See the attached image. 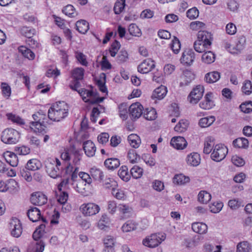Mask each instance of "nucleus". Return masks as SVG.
<instances>
[{
  "label": "nucleus",
  "mask_w": 252,
  "mask_h": 252,
  "mask_svg": "<svg viewBox=\"0 0 252 252\" xmlns=\"http://www.w3.org/2000/svg\"><path fill=\"white\" fill-rule=\"evenodd\" d=\"M68 108V105L64 101L57 102L49 109L48 118L53 121L59 122L67 116Z\"/></svg>",
  "instance_id": "nucleus-1"
},
{
  "label": "nucleus",
  "mask_w": 252,
  "mask_h": 252,
  "mask_svg": "<svg viewBox=\"0 0 252 252\" xmlns=\"http://www.w3.org/2000/svg\"><path fill=\"white\" fill-rule=\"evenodd\" d=\"M32 117L34 121L30 122V127L35 132H45L48 123L45 113L40 110L33 114Z\"/></svg>",
  "instance_id": "nucleus-2"
},
{
  "label": "nucleus",
  "mask_w": 252,
  "mask_h": 252,
  "mask_svg": "<svg viewBox=\"0 0 252 252\" xmlns=\"http://www.w3.org/2000/svg\"><path fill=\"white\" fill-rule=\"evenodd\" d=\"M20 137L19 132L13 128L4 129L1 136V141L7 144H14L18 142Z\"/></svg>",
  "instance_id": "nucleus-3"
},
{
  "label": "nucleus",
  "mask_w": 252,
  "mask_h": 252,
  "mask_svg": "<svg viewBox=\"0 0 252 252\" xmlns=\"http://www.w3.org/2000/svg\"><path fill=\"white\" fill-rule=\"evenodd\" d=\"M165 239L164 233H155L143 241L144 245L150 248H155Z\"/></svg>",
  "instance_id": "nucleus-4"
},
{
  "label": "nucleus",
  "mask_w": 252,
  "mask_h": 252,
  "mask_svg": "<svg viewBox=\"0 0 252 252\" xmlns=\"http://www.w3.org/2000/svg\"><path fill=\"white\" fill-rule=\"evenodd\" d=\"M46 171L53 178H57L62 176L63 167L58 168L53 160H47L45 162Z\"/></svg>",
  "instance_id": "nucleus-5"
},
{
  "label": "nucleus",
  "mask_w": 252,
  "mask_h": 252,
  "mask_svg": "<svg viewBox=\"0 0 252 252\" xmlns=\"http://www.w3.org/2000/svg\"><path fill=\"white\" fill-rule=\"evenodd\" d=\"M228 153V149L222 144L216 145L211 154V158L213 160L219 162L223 159Z\"/></svg>",
  "instance_id": "nucleus-6"
},
{
  "label": "nucleus",
  "mask_w": 252,
  "mask_h": 252,
  "mask_svg": "<svg viewBox=\"0 0 252 252\" xmlns=\"http://www.w3.org/2000/svg\"><path fill=\"white\" fill-rule=\"evenodd\" d=\"M204 93V87L198 85L194 87L188 96V100L192 104L197 103L202 98Z\"/></svg>",
  "instance_id": "nucleus-7"
},
{
  "label": "nucleus",
  "mask_w": 252,
  "mask_h": 252,
  "mask_svg": "<svg viewBox=\"0 0 252 252\" xmlns=\"http://www.w3.org/2000/svg\"><path fill=\"white\" fill-rule=\"evenodd\" d=\"M80 211L84 216H93L99 212L100 208L99 206L93 203H89L82 204L80 208Z\"/></svg>",
  "instance_id": "nucleus-8"
},
{
  "label": "nucleus",
  "mask_w": 252,
  "mask_h": 252,
  "mask_svg": "<svg viewBox=\"0 0 252 252\" xmlns=\"http://www.w3.org/2000/svg\"><path fill=\"white\" fill-rule=\"evenodd\" d=\"M9 228L12 236L18 238L22 233V226L20 220L17 218L13 219L9 223Z\"/></svg>",
  "instance_id": "nucleus-9"
},
{
  "label": "nucleus",
  "mask_w": 252,
  "mask_h": 252,
  "mask_svg": "<svg viewBox=\"0 0 252 252\" xmlns=\"http://www.w3.org/2000/svg\"><path fill=\"white\" fill-rule=\"evenodd\" d=\"M27 214L29 219L33 222H35L41 219L42 222L48 223L46 219L41 216L40 210L36 207H31Z\"/></svg>",
  "instance_id": "nucleus-10"
},
{
  "label": "nucleus",
  "mask_w": 252,
  "mask_h": 252,
  "mask_svg": "<svg viewBox=\"0 0 252 252\" xmlns=\"http://www.w3.org/2000/svg\"><path fill=\"white\" fill-rule=\"evenodd\" d=\"M194 73L191 70H185L180 78V86L183 87L188 86L194 79Z\"/></svg>",
  "instance_id": "nucleus-11"
},
{
  "label": "nucleus",
  "mask_w": 252,
  "mask_h": 252,
  "mask_svg": "<svg viewBox=\"0 0 252 252\" xmlns=\"http://www.w3.org/2000/svg\"><path fill=\"white\" fill-rule=\"evenodd\" d=\"M47 201V197L41 192H34L31 197V202L34 205L41 206L45 204Z\"/></svg>",
  "instance_id": "nucleus-12"
},
{
  "label": "nucleus",
  "mask_w": 252,
  "mask_h": 252,
  "mask_svg": "<svg viewBox=\"0 0 252 252\" xmlns=\"http://www.w3.org/2000/svg\"><path fill=\"white\" fill-rule=\"evenodd\" d=\"M155 67L154 62L150 59H147L138 66L137 69L139 72L144 74L149 72Z\"/></svg>",
  "instance_id": "nucleus-13"
},
{
  "label": "nucleus",
  "mask_w": 252,
  "mask_h": 252,
  "mask_svg": "<svg viewBox=\"0 0 252 252\" xmlns=\"http://www.w3.org/2000/svg\"><path fill=\"white\" fill-rule=\"evenodd\" d=\"M194 52L191 49H188L183 53L180 61L181 63L183 64L190 65L194 62Z\"/></svg>",
  "instance_id": "nucleus-14"
},
{
  "label": "nucleus",
  "mask_w": 252,
  "mask_h": 252,
  "mask_svg": "<svg viewBox=\"0 0 252 252\" xmlns=\"http://www.w3.org/2000/svg\"><path fill=\"white\" fill-rule=\"evenodd\" d=\"M142 111L143 106L138 102L132 104L128 109L130 116L134 119L139 118L143 113Z\"/></svg>",
  "instance_id": "nucleus-15"
},
{
  "label": "nucleus",
  "mask_w": 252,
  "mask_h": 252,
  "mask_svg": "<svg viewBox=\"0 0 252 252\" xmlns=\"http://www.w3.org/2000/svg\"><path fill=\"white\" fill-rule=\"evenodd\" d=\"M83 150L85 154L89 157L94 156L96 151V147L94 144L91 140H87L83 143Z\"/></svg>",
  "instance_id": "nucleus-16"
},
{
  "label": "nucleus",
  "mask_w": 252,
  "mask_h": 252,
  "mask_svg": "<svg viewBox=\"0 0 252 252\" xmlns=\"http://www.w3.org/2000/svg\"><path fill=\"white\" fill-rule=\"evenodd\" d=\"M78 94L82 96L83 100L86 102L90 103L93 99L88 97H94L97 95V93L94 92L92 90H88L86 89H81L78 91Z\"/></svg>",
  "instance_id": "nucleus-17"
},
{
  "label": "nucleus",
  "mask_w": 252,
  "mask_h": 252,
  "mask_svg": "<svg viewBox=\"0 0 252 252\" xmlns=\"http://www.w3.org/2000/svg\"><path fill=\"white\" fill-rule=\"evenodd\" d=\"M3 157L6 161L11 166L15 167L18 165V157L14 153L7 151L4 153Z\"/></svg>",
  "instance_id": "nucleus-18"
},
{
  "label": "nucleus",
  "mask_w": 252,
  "mask_h": 252,
  "mask_svg": "<svg viewBox=\"0 0 252 252\" xmlns=\"http://www.w3.org/2000/svg\"><path fill=\"white\" fill-rule=\"evenodd\" d=\"M198 41L203 42L204 43H208L211 47L212 44V36L211 33L207 31H199L197 35Z\"/></svg>",
  "instance_id": "nucleus-19"
},
{
  "label": "nucleus",
  "mask_w": 252,
  "mask_h": 252,
  "mask_svg": "<svg viewBox=\"0 0 252 252\" xmlns=\"http://www.w3.org/2000/svg\"><path fill=\"white\" fill-rule=\"evenodd\" d=\"M167 92L166 88L164 86L161 85L154 90L151 97L153 99H158L160 100L165 96Z\"/></svg>",
  "instance_id": "nucleus-20"
},
{
  "label": "nucleus",
  "mask_w": 252,
  "mask_h": 252,
  "mask_svg": "<svg viewBox=\"0 0 252 252\" xmlns=\"http://www.w3.org/2000/svg\"><path fill=\"white\" fill-rule=\"evenodd\" d=\"M200 155L197 153H192L187 158L188 164L192 166L198 165L200 163Z\"/></svg>",
  "instance_id": "nucleus-21"
},
{
  "label": "nucleus",
  "mask_w": 252,
  "mask_h": 252,
  "mask_svg": "<svg viewBox=\"0 0 252 252\" xmlns=\"http://www.w3.org/2000/svg\"><path fill=\"white\" fill-rule=\"evenodd\" d=\"M211 94L208 93L206 94L204 100L199 103V106L201 108L205 110L211 109L214 106V102L211 99Z\"/></svg>",
  "instance_id": "nucleus-22"
},
{
  "label": "nucleus",
  "mask_w": 252,
  "mask_h": 252,
  "mask_svg": "<svg viewBox=\"0 0 252 252\" xmlns=\"http://www.w3.org/2000/svg\"><path fill=\"white\" fill-rule=\"evenodd\" d=\"M187 145L188 143L184 137L174 136V148L181 150L186 148Z\"/></svg>",
  "instance_id": "nucleus-23"
},
{
  "label": "nucleus",
  "mask_w": 252,
  "mask_h": 252,
  "mask_svg": "<svg viewBox=\"0 0 252 252\" xmlns=\"http://www.w3.org/2000/svg\"><path fill=\"white\" fill-rule=\"evenodd\" d=\"M104 164L108 169L114 170L120 166V162L117 158H109L105 160Z\"/></svg>",
  "instance_id": "nucleus-24"
},
{
  "label": "nucleus",
  "mask_w": 252,
  "mask_h": 252,
  "mask_svg": "<svg viewBox=\"0 0 252 252\" xmlns=\"http://www.w3.org/2000/svg\"><path fill=\"white\" fill-rule=\"evenodd\" d=\"M207 225L202 222H196L192 224V229L196 233L199 234L205 233L207 231Z\"/></svg>",
  "instance_id": "nucleus-25"
},
{
  "label": "nucleus",
  "mask_w": 252,
  "mask_h": 252,
  "mask_svg": "<svg viewBox=\"0 0 252 252\" xmlns=\"http://www.w3.org/2000/svg\"><path fill=\"white\" fill-rule=\"evenodd\" d=\"M92 177L95 181L101 183L103 181L104 175L103 172L99 169L92 168L90 170Z\"/></svg>",
  "instance_id": "nucleus-26"
},
{
  "label": "nucleus",
  "mask_w": 252,
  "mask_h": 252,
  "mask_svg": "<svg viewBox=\"0 0 252 252\" xmlns=\"http://www.w3.org/2000/svg\"><path fill=\"white\" fill-rule=\"evenodd\" d=\"M76 30L81 33H85L89 29V24L85 20H81L76 23Z\"/></svg>",
  "instance_id": "nucleus-27"
},
{
  "label": "nucleus",
  "mask_w": 252,
  "mask_h": 252,
  "mask_svg": "<svg viewBox=\"0 0 252 252\" xmlns=\"http://www.w3.org/2000/svg\"><path fill=\"white\" fill-rule=\"evenodd\" d=\"M220 76V73L219 72L212 71L205 75V80L208 83H213L219 80Z\"/></svg>",
  "instance_id": "nucleus-28"
},
{
  "label": "nucleus",
  "mask_w": 252,
  "mask_h": 252,
  "mask_svg": "<svg viewBox=\"0 0 252 252\" xmlns=\"http://www.w3.org/2000/svg\"><path fill=\"white\" fill-rule=\"evenodd\" d=\"M214 139L211 136L206 138L204 141V147L203 149L204 153L209 154L211 153L214 145Z\"/></svg>",
  "instance_id": "nucleus-29"
},
{
  "label": "nucleus",
  "mask_w": 252,
  "mask_h": 252,
  "mask_svg": "<svg viewBox=\"0 0 252 252\" xmlns=\"http://www.w3.org/2000/svg\"><path fill=\"white\" fill-rule=\"evenodd\" d=\"M70 151L71 152V155H74L73 162L75 165L79 164L81 160V149H76L74 146H71L70 147Z\"/></svg>",
  "instance_id": "nucleus-30"
},
{
  "label": "nucleus",
  "mask_w": 252,
  "mask_h": 252,
  "mask_svg": "<svg viewBox=\"0 0 252 252\" xmlns=\"http://www.w3.org/2000/svg\"><path fill=\"white\" fill-rule=\"evenodd\" d=\"M26 167L30 170L35 171L40 169L42 167V164L38 160L32 159L28 161Z\"/></svg>",
  "instance_id": "nucleus-31"
},
{
  "label": "nucleus",
  "mask_w": 252,
  "mask_h": 252,
  "mask_svg": "<svg viewBox=\"0 0 252 252\" xmlns=\"http://www.w3.org/2000/svg\"><path fill=\"white\" fill-rule=\"evenodd\" d=\"M189 123L185 119L181 120L174 126V131L182 133L185 132L189 126Z\"/></svg>",
  "instance_id": "nucleus-32"
},
{
  "label": "nucleus",
  "mask_w": 252,
  "mask_h": 252,
  "mask_svg": "<svg viewBox=\"0 0 252 252\" xmlns=\"http://www.w3.org/2000/svg\"><path fill=\"white\" fill-rule=\"evenodd\" d=\"M216 120L213 116L202 118L199 121L198 125L201 127H207L210 126Z\"/></svg>",
  "instance_id": "nucleus-33"
},
{
  "label": "nucleus",
  "mask_w": 252,
  "mask_h": 252,
  "mask_svg": "<svg viewBox=\"0 0 252 252\" xmlns=\"http://www.w3.org/2000/svg\"><path fill=\"white\" fill-rule=\"evenodd\" d=\"M233 145L236 148L246 149L249 146V141L245 138H238L233 141Z\"/></svg>",
  "instance_id": "nucleus-34"
},
{
  "label": "nucleus",
  "mask_w": 252,
  "mask_h": 252,
  "mask_svg": "<svg viewBox=\"0 0 252 252\" xmlns=\"http://www.w3.org/2000/svg\"><path fill=\"white\" fill-rule=\"evenodd\" d=\"M193 46L194 50L198 53L205 52L207 49H209L210 48L209 44L207 43H204L198 40L194 42Z\"/></svg>",
  "instance_id": "nucleus-35"
},
{
  "label": "nucleus",
  "mask_w": 252,
  "mask_h": 252,
  "mask_svg": "<svg viewBox=\"0 0 252 252\" xmlns=\"http://www.w3.org/2000/svg\"><path fill=\"white\" fill-rule=\"evenodd\" d=\"M127 140L130 146L134 148H137L141 143L139 137L135 134H130L127 137Z\"/></svg>",
  "instance_id": "nucleus-36"
},
{
  "label": "nucleus",
  "mask_w": 252,
  "mask_h": 252,
  "mask_svg": "<svg viewBox=\"0 0 252 252\" xmlns=\"http://www.w3.org/2000/svg\"><path fill=\"white\" fill-rule=\"evenodd\" d=\"M18 51L24 57L29 60H33L34 58L35 55L34 53L25 46H21L19 47Z\"/></svg>",
  "instance_id": "nucleus-37"
},
{
  "label": "nucleus",
  "mask_w": 252,
  "mask_h": 252,
  "mask_svg": "<svg viewBox=\"0 0 252 252\" xmlns=\"http://www.w3.org/2000/svg\"><path fill=\"white\" fill-rule=\"evenodd\" d=\"M190 181V178L183 174H176L174 176V183L179 185H184L188 183Z\"/></svg>",
  "instance_id": "nucleus-38"
},
{
  "label": "nucleus",
  "mask_w": 252,
  "mask_h": 252,
  "mask_svg": "<svg viewBox=\"0 0 252 252\" xmlns=\"http://www.w3.org/2000/svg\"><path fill=\"white\" fill-rule=\"evenodd\" d=\"M118 174L124 181L127 182L130 178V175L128 173V168L126 166H122L119 170Z\"/></svg>",
  "instance_id": "nucleus-39"
},
{
  "label": "nucleus",
  "mask_w": 252,
  "mask_h": 252,
  "mask_svg": "<svg viewBox=\"0 0 252 252\" xmlns=\"http://www.w3.org/2000/svg\"><path fill=\"white\" fill-rule=\"evenodd\" d=\"M215 60V55L211 51L205 52L202 55V61L205 63L210 64L213 63Z\"/></svg>",
  "instance_id": "nucleus-40"
},
{
  "label": "nucleus",
  "mask_w": 252,
  "mask_h": 252,
  "mask_svg": "<svg viewBox=\"0 0 252 252\" xmlns=\"http://www.w3.org/2000/svg\"><path fill=\"white\" fill-rule=\"evenodd\" d=\"M211 199V194L205 190H201L198 195V200L202 203L206 204Z\"/></svg>",
  "instance_id": "nucleus-41"
},
{
  "label": "nucleus",
  "mask_w": 252,
  "mask_h": 252,
  "mask_svg": "<svg viewBox=\"0 0 252 252\" xmlns=\"http://www.w3.org/2000/svg\"><path fill=\"white\" fill-rule=\"evenodd\" d=\"M35 32L36 31L35 29L30 27H23L20 29L21 34L27 38L32 37V36L35 34Z\"/></svg>",
  "instance_id": "nucleus-42"
},
{
  "label": "nucleus",
  "mask_w": 252,
  "mask_h": 252,
  "mask_svg": "<svg viewBox=\"0 0 252 252\" xmlns=\"http://www.w3.org/2000/svg\"><path fill=\"white\" fill-rule=\"evenodd\" d=\"M239 42L240 44H237V46H236L237 48L236 49H233V50L234 51L231 50V45L230 43L228 41L224 40L223 41V45L224 47L226 49H227L228 51H229L230 53H233V54H235V53H237L238 52H239L243 48V43L241 44V42L240 40L239 41Z\"/></svg>",
  "instance_id": "nucleus-43"
},
{
  "label": "nucleus",
  "mask_w": 252,
  "mask_h": 252,
  "mask_svg": "<svg viewBox=\"0 0 252 252\" xmlns=\"http://www.w3.org/2000/svg\"><path fill=\"white\" fill-rule=\"evenodd\" d=\"M137 224L133 220H128L122 226V229L123 232H128L135 230Z\"/></svg>",
  "instance_id": "nucleus-44"
},
{
  "label": "nucleus",
  "mask_w": 252,
  "mask_h": 252,
  "mask_svg": "<svg viewBox=\"0 0 252 252\" xmlns=\"http://www.w3.org/2000/svg\"><path fill=\"white\" fill-rule=\"evenodd\" d=\"M126 0H117L114 6V11L116 14H119L122 12L125 7Z\"/></svg>",
  "instance_id": "nucleus-45"
},
{
  "label": "nucleus",
  "mask_w": 252,
  "mask_h": 252,
  "mask_svg": "<svg viewBox=\"0 0 252 252\" xmlns=\"http://www.w3.org/2000/svg\"><path fill=\"white\" fill-rule=\"evenodd\" d=\"M251 247L247 241L241 242L237 246V252H250Z\"/></svg>",
  "instance_id": "nucleus-46"
},
{
  "label": "nucleus",
  "mask_w": 252,
  "mask_h": 252,
  "mask_svg": "<svg viewBox=\"0 0 252 252\" xmlns=\"http://www.w3.org/2000/svg\"><path fill=\"white\" fill-rule=\"evenodd\" d=\"M84 75V70L80 67L76 68L72 71V77L73 79L77 80H82Z\"/></svg>",
  "instance_id": "nucleus-47"
},
{
  "label": "nucleus",
  "mask_w": 252,
  "mask_h": 252,
  "mask_svg": "<svg viewBox=\"0 0 252 252\" xmlns=\"http://www.w3.org/2000/svg\"><path fill=\"white\" fill-rule=\"evenodd\" d=\"M143 172V170L142 168L138 166H134L130 170V174L135 179L140 178Z\"/></svg>",
  "instance_id": "nucleus-48"
},
{
  "label": "nucleus",
  "mask_w": 252,
  "mask_h": 252,
  "mask_svg": "<svg viewBox=\"0 0 252 252\" xmlns=\"http://www.w3.org/2000/svg\"><path fill=\"white\" fill-rule=\"evenodd\" d=\"M7 119L10 120L11 122L20 125H23L25 124V122L23 119H22L19 116H17L12 113H8L6 114Z\"/></svg>",
  "instance_id": "nucleus-49"
},
{
  "label": "nucleus",
  "mask_w": 252,
  "mask_h": 252,
  "mask_svg": "<svg viewBox=\"0 0 252 252\" xmlns=\"http://www.w3.org/2000/svg\"><path fill=\"white\" fill-rule=\"evenodd\" d=\"M109 219L106 214L102 215L100 220L98 222L97 226L100 229H105V228L107 227L108 224H109Z\"/></svg>",
  "instance_id": "nucleus-50"
},
{
  "label": "nucleus",
  "mask_w": 252,
  "mask_h": 252,
  "mask_svg": "<svg viewBox=\"0 0 252 252\" xmlns=\"http://www.w3.org/2000/svg\"><path fill=\"white\" fill-rule=\"evenodd\" d=\"M62 12L66 15H67L70 17H74L76 15H77L75 8L72 5L70 4H68L65 6L62 10Z\"/></svg>",
  "instance_id": "nucleus-51"
},
{
  "label": "nucleus",
  "mask_w": 252,
  "mask_h": 252,
  "mask_svg": "<svg viewBox=\"0 0 252 252\" xmlns=\"http://www.w3.org/2000/svg\"><path fill=\"white\" fill-rule=\"evenodd\" d=\"M242 205L241 200L238 198H233L228 202V206L231 210H236L239 208Z\"/></svg>",
  "instance_id": "nucleus-52"
},
{
  "label": "nucleus",
  "mask_w": 252,
  "mask_h": 252,
  "mask_svg": "<svg viewBox=\"0 0 252 252\" xmlns=\"http://www.w3.org/2000/svg\"><path fill=\"white\" fill-rule=\"evenodd\" d=\"M127 157L130 162L131 163L137 162L140 159V156L137 155L135 150L133 149H131L128 151Z\"/></svg>",
  "instance_id": "nucleus-53"
},
{
  "label": "nucleus",
  "mask_w": 252,
  "mask_h": 252,
  "mask_svg": "<svg viewBox=\"0 0 252 252\" xmlns=\"http://www.w3.org/2000/svg\"><path fill=\"white\" fill-rule=\"evenodd\" d=\"M242 91L243 93L249 95L252 93V83L250 80H246L242 87Z\"/></svg>",
  "instance_id": "nucleus-54"
},
{
  "label": "nucleus",
  "mask_w": 252,
  "mask_h": 252,
  "mask_svg": "<svg viewBox=\"0 0 252 252\" xmlns=\"http://www.w3.org/2000/svg\"><path fill=\"white\" fill-rule=\"evenodd\" d=\"M29 169L27 167H22L20 169V175L28 182L32 180V177Z\"/></svg>",
  "instance_id": "nucleus-55"
},
{
  "label": "nucleus",
  "mask_w": 252,
  "mask_h": 252,
  "mask_svg": "<svg viewBox=\"0 0 252 252\" xmlns=\"http://www.w3.org/2000/svg\"><path fill=\"white\" fill-rule=\"evenodd\" d=\"M223 203L221 202H214L209 206L210 211L213 213L220 212L223 207Z\"/></svg>",
  "instance_id": "nucleus-56"
},
{
  "label": "nucleus",
  "mask_w": 252,
  "mask_h": 252,
  "mask_svg": "<svg viewBox=\"0 0 252 252\" xmlns=\"http://www.w3.org/2000/svg\"><path fill=\"white\" fill-rule=\"evenodd\" d=\"M1 89L2 95L7 98H8L11 93L10 87L6 83H1Z\"/></svg>",
  "instance_id": "nucleus-57"
},
{
  "label": "nucleus",
  "mask_w": 252,
  "mask_h": 252,
  "mask_svg": "<svg viewBox=\"0 0 252 252\" xmlns=\"http://www.w3.org/2000/svg\"><path fill=\"white\" fill-rule=\"evenodd\" d=\"M241 110L245 113L252 112V101L246 102L240 106Z\"/></svg>",
  "instance_id": "nucleus-58"
},
{
  "label": "nucleus",
  "mask_w": 252,
  "mask_h": 252,
  "mask_svg": "<svg viewBox=\"0 0 252 252\" xmlns=\"http://www.w3.org/2000/svg\"><path fill=\"white\" fill-rule=\"evenodd\" d=\"M128 31L131 35L139 36L141 35L140 30L135 24H131L128 28Z\"/></svg>",
  "instance_id": "nucleus-59"
},
{
  "label": "nucleus",
  "mask_w": 252,
  "mask_h": 252,
  "mask_svg": "<svg viewBox=\"0 0 252 252\" xmlns=\"http://www.w3.org/2000/svg\"><path fill=\"white\" fill-rule=\"evenodd\" d=\"M157 114L155 109H151L149 111H147V112L144 114V118L147 120H155L157 117Z\"/></svg>",
  "instance_id": "nucleus-60"
},
{
  "label": "nucleus",
  "mask_w": 252,
  "mask_h": 252,
  "mask_svg": "<svg viewBox=\"0 0 252 252\" xmlns=\"http://www.w3.org/2000/svg\"><path fill=\"white\" fill-rule=\"evenodd\" d=\"M44 247L45 243L43 241H37L32 248V252H43Z\"/></svg>",
  "instance_id": "nucleus-61"
},
{
  "label": "nucleus",
  "mask_w": 252,
  "mask_h": 252,
  "mask_svg": "<svg viewBox=\"0 0 252 252\" xmlns=\"http://www.w3.org/2000/svg\"><path fill=\"white\" fill-rule=\"evenodd\" d=\"M128 54L125 50H121L117 56V61L119 63H122L127 61Z\"/></svg>",
  "instance_id": "nucleus-62"
},
{
  "label": "nucleus",
  "mask_w": 252,
  "mask_h": 252,
  "mask_svg": "<svg viewBox=\"0 0 252 252\" xmlns=\"http://www.w3.org/2000/svg\"><path fill=\"white\" fill-rule=\"evenodd\" d=\"M186 14L190 19H194L198 17L199 11L196 7H193L188 10Z\"/></svg>",
  "instance_id": "nucleus-63"
},
{
  "label": "nucleus",
  "mask_w": 252,
  "mask_h": 252,
  "mask_svg": "<svg viewBox=\"0 0 252 252\" xmlns=\"http://www.w3.org/2000/svg\"><path fill=\"white\" fill-rule=\"evenodd\" d=\"M221 246L220 245L214 246L209 244L204 245V249L208 252H220Z\"/></svg>",
  "instance_id": "nucleus-64"
}]
</instances>
